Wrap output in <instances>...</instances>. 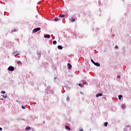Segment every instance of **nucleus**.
Listing matches in <instances>:
<instances>
[{"label": "nucleus", "mask_w": 131, "mask_h": 131, "mask_svg": "<svg viewBox=\"0 0 131 131\" xmlns=\"http://www.w3.org/2000/svg\"><path fill=\"white\" fill-rule=\"evenodd\" d=\"M107 125H108V122H106L104 123V126L107 127Z\"/></svg>", "instance_id": "nucleus-17"}, {"label": "nucleus", "mask_w": 131, "mask_h": 131, "mask_svg": "<svg viewBox=\"0 0 131 131\" xmlns=\"http://www.w3.org/2000/svg\"><path fill=\"white\" fill-rule=\"evenodd\" d=\"M104 99H106V97H104Z\"/></svg>", "instance_id": "nucleus-30"}, {"label": "nucleus", "mask_w": 131, "mask_h": 131, "mask_svg": "<svg viewBox=\"0 0 131 131\" xmlns=\"http://www.w3.org/2000/svg\"><path fill=\"white\" fill-rule=\"evenodd\" d=\"M122 98V95H119V100H121Z\"/></svg>", "instance_id": "nucleus-14"}, {"label": "nucleus", "mask_w": 131, "mask_h": 131, "mask_svg": "<svg viewBox=\"0 0 131 131\" xmlns=\"http://www.w3.org/2000/svg\"><path fill=\"white\" fill-rule=\"evenodd\" d=\"M58 49L59 50H62V49H63V47H62V46H61L60 45H59V46H58Z\"/></svg>", "instance_id": "nucleus-9"}, {"label": "nucleus", "mask_w": 131, "mask_h": 131, "mask_svg": "<svg viewBox=\"0 0 131 131\" xmlns=\"http://www.w3.org/2000/svg\"><path fill=\"white\" fill-rule=\"evenodd\" d=\"M94 64L95 66H97V67H100V63L98 62H94Z\"/></svg>", "instance_id": "nucleus-7"}, {"label": "nucleus", "mask_w": 131, "mask_h": 131, "mask_svg": "<svg viewBox=\"0 0 131 131\" xmlns=\"http://www.w3.org/2000/svg\"><path fill=\"white\" fill-rule=\"evenodd\" d=\"M8 70H9V71H14V67H12V66L9 67L8 68Z\"/></svg>", "instance_id": "nucleus-2"}, {"label": "nucleus", "mask_w": 131, "mask_h": 131, "mask_svg": "<svg viewBox=\"0 0 131 131\" xmlns=\"http://www.w3.org/2000/svg\"><path fill=\"white\" fill-rule=\"evenodd\" d=\"M67 101L68 102L69 101H70V97H68L67 98Z\"/></svg>", "instance_id": "nucleus-15"}, {"label": "nucleus", "mask_w": 131, "mask_h": 131, "mask_svg": "<svg viewBox=\"0 0 131 131\" xmlns=\"http://www.w3.org/2000/svg\"><path fill=\"white\" fill-rule=\"evenodd\" d=\"M122 109H124L125 108V105H122Z\"/></svg>", "instance_id": "nucleus-19"}, {"label": "nucleus", "mask_w": 131, "mask_h": 131, "mask_svg": "<svg viewBox=\"0 0 131 131\" xmlns=\"http://www.w3.org/2000/svg\"><path fill=\"white\" fill-rule=\"evenodd\" d=\"M26 130H30L31 129V128L30 127H28L26 128Z\"/></svg>", "instance_id": "nucleus-12"}, {"label": "nucleus", "mask_w": 131, "mask_h": 131, "mask_svg": "<svg viewBox=\"0 0 131 131\" xmlns=\"http://www.w3.org/2000/svg\"><path fill=\"white\" fill-rule=\"evenodd\" d=\"M44 37L45 38H50V37H51V36L50 35H45L44 36Z\"/></svg>", "instance_id": "nucleus-6"}, {"label": "nucleus", "mask_w": 131, "mask_h": 131, "mask_svg": "<svg viewBox=\"0 0 131 131\" xmlns=\"http://www.w3.org/2000/svg\"><path fill=\"white\" fill-rule=\"evenodd\" d=\"M68 69L70 70L72 68V66L70 63H68Z\"/></svg>", "instance_id": "nucleus-4"}, {"label": "nucleus", "mask_w": 131, "mask_h": 131, "mask_svg": "<svg viewBox=\"0 0 131 131\" xmlns=\"http://www.w3.org/2000/svg\"><path fill=\"white\" fill-rule=\"evenodd\" d=\"M0 130H3V128L2 127H0Z\"/></svg>", "instance_id": "nucleus-27"}, {"label": "nucleus", "mask_w": 131, "mask_h": 131, "mask_svg": "<svg viewBox=\"0 0 131 131\" xmlns=\"http://www.w3.org/2000/svg\"><path fill=\"white\" fill-rule=\"evenodd\" d=\"M78 85H79V86H81V83H79V84H78Z\"/></svg>", "instance_id": "nucleus-25"}, {"label": "nucleus", "mask_w": 131, "mask_h": 131, "mask_svg": "<svg viewBox=\"0 0 131 131\" xmlns=\"http://www.w3.org/2000/svg\"><path fill=\"white\" fill-rule=\"evenodd\" d=\"M53 45H56L57 44V41H56V40L53 41Z\"/></svg>", "instance_id": "nucleus-16"}, {"label": "nucleus", "mask_w": 131, "mask_h": 131, "mask_svg": "<svg viewBox=\"0 0 131 131\" xmlns=\"http://www.w3.org/2000/svg\"><path fill=\"white\" fill-rule=\"evenodd\" d=\"M79 131H83V129L81 128Z\"/></svg>", "instance_id": "nucleus-24"}, {"label": "nucleus", "mask_w": 131, "mask_h": 131, "mask_svg": "<svg viewBox=\"0 0 131 131\" xmlns=\"http://www.w3.org/2000/svg\"><path fill=\"white\" fill-rule=\"evenodd\" d=\"M80 93H81L82 95H83V93H82V92H81Z\"/></svg>", "instance_id": "nucleus-29"}, {"label": "nucleus", "mask_w": 131, "mask_h": 131, "mask_svg": "<svg viewBox=\"0 0 131 131\" xmlns=\"http://www.w3.org/2000/svg\"><path fill=\"white\" fill-rule=\"evenodd\" d=\"M22 109H25V106H22Z\"/></svg>", "instance_id": "nucleus-23"}, {"label": "nucleus", "mask_w": 131, "mask_h": 131, "mask_svg": "<svg viewBox=\"0 0 131 131\" xmlns=\"http://www.w3.org/2000/svg\"><path fill=\"white\" fill-rule=\"evenodd\" d=\"M1 94H6V92H5V91H2L1 92Z\"/></svg>", "instance_id": "nucleus-18"}, {"label": "nucleus", "mask_w": 131, "mask_h": 131, "mask_svg": "<svg viewBox=\"0 0 131 131\" xmlns=\"http://www.w3.org/2000/svg\"><path fill=\"white\" fill-rule=\"evenodd\" d=\"M66 129H68V130H71V128L69 126H66Z\"/></svg>", "instance_id": "nucleus-8"}, {"label": "nucleus", "mask_w": 131, "mask_h": 131, "mask_svg": "<svg viewBox=\"0 0 131 131\" xmlns=\"http://www.w3.org/2000/svg\"><path fill=\"white\" fill-rule=\"evenodd\" d=\"M70 20L72 21V22H74V21H75V19L74 18H71L70 19Z\"/></svg>", "instance_id": "nucleus-10"}, {"label": "nucleus", "mask_w": 131, "mask_h": 131, "mask_svg": "<svg viewBox=\"0 0 131 131\" xmlns=\"http://www.w3.org/2000/svg\"><path fill=\"white\" fill-rule=\"evenodd\" d=\"M59 17H60L61 18H64V17H65V15L61 14L60 15H59Z\"/></svg>", "instance_id": "nucleus-13"}, {"label": "nucleus", "mask_w": 131, "mask_h": 131, "mask_svg": "<svg viewBox=\"0 0 131 131\" xmlns=\"http://www.w3.org/2000/svg\"><path fill=\"white\" fill-rule=\"evenodd\" d=\"M60 18H58V17H55V18H54V21H55V22H57V21H60Z\"/></svg>", "instance_id": "nucleus-5"}, {"label": "nucleus", "mask_w": 131, "mask_h": 131, "mask_svg": "<svg viewBox=\"0 0 131 131\" xmlns=\"http://www.w3.org/2000/svg\"><path fill=\"white\" fill-rule=\"evenodd\" d=\"M117 77H118V78H120V75H118V76H117Z\"/></svg>", "instance_id": "nucleus-22"}, {"label": "nucleus", "mask_w": 131, "mask_h": 131, "mask_svg": "<svg viewBox=\"0 0 131 131\" xmlns=\"http://www.w3.org/2000/svg\"><path fill=\"white\" fill-rule=\"evenodd\" d=\"M91 62H92V63H93V64H94L95 62V61H94V60H93V59H91Z\"/></svg>", "instance_id": "nucleus-20"}, {"label": "nucleus", "mask_w": 131, "mask_h": 131, "mask_svg": "<svg viewBox=\"0 0 131 131\" xmlns=\"http://www.w3.org/2000/svg\"><path fill=\"white\" fill-rule=\"evenodd\" d=\"M41 28H36L33 30L32 33H35V32H37V31H39L40 30Z\"/></svg>", "instance_id": "nucleus-1"}, {"label": "nucleus", "mask_w": 131, "mask_h": 131, "mask_svg": "<svg viewBox=\"0 0 131 131\" xmlns=\"http://www.w3.org/2000/svg\"><path fill=\"white\" fill-rule=\"evenodd\" d=\"M103 96V94L102 93H99L96 95V98H98L99 97H102Z\"/></svg>", "instance_id": "nucleus-3"}, {"label": "nucleus", "mask_w": 131, "mask_h": 131, "mask_svg": "<svg viewBox=\"0 0 131 131\" xmlns=\"http://www.w3.org/2000/svg\"><path fill=\"white\" fill-rule=\"evenodd\" d=\"M86 83V82H84V84H85Z\"/></svg>", "instance_id": "nucleus-28"}, {"label": "nucleus", "mask_w": 131, "mask_h": 131, "mask_svg": "<svg viewBox=\"0 0 131 131\" xmlns=\"http://www.w3.org/2000/svg\"><path fill=\"white\" fill-rule=\"evenodd\" d=\"M115 49H118V47H117V46H115Z\"/></svg>", "instance_id": "nucleus-26"}, {"label": "nucleus", "mask_w": 131, "mask_h": 131, "mask_svg": "<svg viewBox=\"0 0 131 131\" xmlns=\"http://www.w3.org/2000/svg\"><path fill=\"white\" fill-rule=\"evenodd\" d=\"M3 97H4V98H7V95H6L5 96L3 95Z\"/></svg>", "instance_id": "nucleus-21"}, {"label": "nucleus", "mask_w": 131, "mask_h": 131, "mask_svg": "<svg viewBox=\"0 0 131 131\" xmlns=\"http://www.w3.org/2000/svg\"><path fill=\"white\" fill-rule=\"evenodd\" d=\"M17 64H18V65H21L22 64V62L20 61H18L17 62Z\"/></svg>", "instance_id": "nucleus-11"}]
</instances>
